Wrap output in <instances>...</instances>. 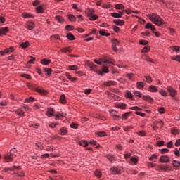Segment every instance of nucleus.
<instances>
[{
    "label": "nucleus",
    "instance_id": "obj_37",
    "mask_svg": "<svg viewBox=\"0 0 180 180\" xmlns=\"http://www.w3.org/2000/svg\"><path fill=\"white\" fill-rule=\"evenodd\" d=\"M94 175L97 176V178H101L102 176V173L99 170H96L94 172Z\"/></svg>",
    "mask_w": 180,
    "mask_h": 180
},
{
    "label": "nucleus",
    "instance_id": "obj_2",
    "mask_svg": "<svg viewBox=\"0 0 180 180\" xmlns=\"http://www.w3.org/2000/svg\"><path fill=\"white\" fill-rule=\"evenodd\" d=\"M86 13L89 20L94 21V20H96V19H98V15H94V13H95V10H94L93 8H88L86 11Z\"/></svg>",
    "mask_w": 180,
    "mask_h": 180
},
{
    "label": "nucleus",
    "instance_id": "obj_25",
    "mask_svg": "<svg viewBox=\"0 0 180 180\" xmlns=\"http://www.w3.org/2000/svg\"><path fill=\"white\" fill-rule=\"evenodd\" d=\"M69 70L71 71H77L78 70V66L77 65L68 66Z\"/></svg>",
    "mask_w": 180,
    "mask_h": 180
},
{
    "label": "nucleus",
    "instance_id": "obj_46",
    "mask_svg": "<svg viewBox=\"0 0 180 180\" xmlns=\"http://www.w3.org/2000/svg\"><path fill=\"white\" fill-rule=\"evenodd\" d=\"M134 95L135 96H139V98H141V96H143V94L140 91H135Z\"/></svg>",
    "mask_w": 180,
    "mask_h": 180
},
{
    "label": "nucleus",
    "instance_id": "obj_42",
    "mask_svg": "<svg viewBox=\"0 0 180 180\" xmlns=\"http://www.w3.org/2000/svg\"><path fill=\"white\" fill-rule=\"evenodd\" d=\"M146 82H153V79H151V77L150 76H145Z\"/></svg>",
    "mask_w": 180,
    "mask_h": 180
},
{
    "label": "nucleus",
    "instance_id": "obj_45",
    "mask_svg": "<svg viewBox=\"0 0 180 180\" xmlns=\"http://www.w3.org/2000/svg\"><path fill=\"white\" fill-rule=\"evenodd\" d=\"M157 158H158V156H157L155 154H153L150 158H149V160L150 161H153V160H157Z\"/></svg>",
    "mask_w": 180,
    "mask_h": 180
},
{
    "label": "nucleus",
    "instance_id": "obj_41",
    "mask_svg": "<svg viewBox=\"0 0 180 180\" xmlns=\"http://www.w3.org/2000/svg\"><path fill=\"white\" fill-rule=\"evenodd\" d=\"M172 134H174V136H176V134H179V131H178V129L174 128L171 130Z\"/></svg>",
    "mask_w": 180,
    "mask_h": 180
},
{
    "label": "nucleus",
    "instance_id": "obj_11",
    "mask_svg": "<svg viewBox=\"0 0 180 180\" xmlns=\"http://www.w3.org/2000/svg\"><path fill=\"white\" fill-rule=\"evenodd\" d=\"M35 91L37 92H38L39 94H40L41 95H47V94H48L47 91H46L43 89H41V88H36Z\"/></svg>",
    "mask_w": 180,
    "mask_h": 180
},
{
    "label": "nucleus",
    "instance_id": "obj_52",
    "mask_svg": "<svg viewBox=\"0 0 180 180\" xmlns=\"http://www.w3.org/2000/svg\"><path fill=\"white\" fill-rule=\"evenodd\" d=\"M131 162H134V164H137V161H139V160L134 157L131 158Z\"/></svg>",
    "mask_w": 180,
    "mask_h": 180
},
{
    "label": "nucleus",
    "instance_id": "obj_6",
    "mask_svg": "<svg viewBox=\"0 0 180 180\" xmlns=\"http://www.w3.org/2000/svg\"><path fill=\"white\" fill-rule=\"evenodd\" d=\"M90 68H91V70L93 71H95L97 74H99V75H103V72L101 71V70H95L96 68V65H94V63H91L89 65Z\"/></svg>",
    "mask_w": 180,
    "mask_h": 180
},
{
    "label": "nucleus",
    "instance_id": "obj_40",
    "mask_svg": "<svg viewBox=\"0 0 180 180\" xmlns=\"http://www.w3.org/2000/svg\"><path fill=\"white\" fill-rule=\"evenodd\" d=\"M102 71H103V72H105V74H108V72H109V69H108V67H106V66H105V65H103Z\"/></svg>",
    "mask_w": 180,
    "mask_h": 180
},
{
    "label": "nucleus",
    "instance_id": "obj_47",
    "mask_svg": "<svg viewBox=\"0 0 180 180\" xmlns=\"http://www.w3.org/2000/svg\"><path fill=\"white\" fill-rule=\"evenodd\" d=\"M154 124H159L160 127H162L164 126V122L162 121L155 122Z\"/></svg>",
    "mask_w": 180,
    "mask_h": 180
},
{
    "label": "nucleus",
    "instance_id": "obj_63",
    "mask_svg": "<svg viewBox=\"0 0 180 180\" xmlns=\"http://www.w3.org/2000/svg\"><path fill=\"white\" fill-rule=\"evenodd\" d=\"M160 94L162 95V96H167V91L162 90L160 91Z\"/></svg>",
    "mask_w": 180,
    "mask_h": 180
},
{
    "label": "nucleus",
    "instance_id": "obj_54",
    "mask_svg": "<svg viewBox=\"0 0 180 180\" xmlns=\"http://www.w3.org/2000/svg\"><path fill=\"white\" fill-rule=\"evenodd\" d=\"M173 51H179V46H174L172 47Z\"/></svg>",
    "mask_w": 180,
    "mask_h": 180
},
{
    "label": "nucleus",
    "instance_id": "obj_59",
    "mask_svg": "<svg viewBox=\"0 0 180 180\" xmlns=\"http://www.w3.org/2000/svg\"><path fill=\"white\" fill-rule=\"evenodd\" d=\"M146 60L148 62V63H155V62H154V60L151 59V58L150 57H146Z\"/></svg>",
    "mask_w": 180,
    "mask_h": 180
},
{
    "label": "nucleus",
    "instance_id": "obj_15",
    "mask_svg": "<svg viewBox=\"0 0 180 180\" xmlns=\"http://www.w3.org/2000/svg\"><path fill=\"white\" fill-rule=\"evenodd\" d=\"M113 23L117 25V26H123L124 25V21L122 20H114Z\"/></svg>",
    "mask_w": 180,
    "mask_h": 180
},
{
    "label": "nucleus",
    "instance_id": "obj_44",
    "mask_svg": "<svg viewBox=\"0 0 180 180\" xmlns=\"http://www.w3.org/2000/svg\"><path fill=\"white\" fill-rule=\"evenodd\" d=\"M161 154H165V153H168L169 150L168 148H163L160 150Z\"/></svg>",
    "mask_w": 180,
    "mask_h": 180
},
{
    "label": "nucleus",
    "instance_id": "obj_27",
    "mask_svg": "<svg viewBox=\"0 0 180 180\" xmlns=\"http://www.w3.org/2000/svg\"><path fill=\"white\" fill-rule=\"evenodd\" d=\"M16 115H18V116H20L21 117H23V116H25V113H23V110H18L17 111H15Z\"/></svg>",
    "mask_w": 180,
    "mask_h": 180
},
{
    "label": "nucleus",
    "instance_id": "obj_21",
    "mask_svg": "<svg viewBox=\"0 0 180 180\" xmlns=\"http://www.w3.org/2000/svg\"><path fill=\"white\" fill-rule=\"evenodd\" d=\"M68 131H67L66 127H62L60 130L59 134H60L62 136H64V134H67Z\"/></svg>",
    "mask_w": 180,
    "mask_h": 180
},
{
    "label": "nucleus",
    "instance_id": "obj_24",
    "mask_svg": "<svg viewBox=\"0 0 180 180\" xmlns=\"http://www.w3.org/2000/svg\"><path fill=\"white\" fill-rule=\"evenodd\" d=\"M37 13H43L44 8H43V6H39L36 8Z\"/></svg>",
    "mask_w": 180,
    "mask_h": 180
},
{
    "label": "nucleus",
    "instance_id": "obj_56",
    "mask_svg": "<svg viewBox=\"0 0 180 180\" xmlns=\"http://www.w3.org/2000/svg\"><path fill=\"white\" fill-rule=\"evenodd\" d=\"M157 164L153 163V162H148V167H150V168H154Z\"/></svg>",
    "mask_w": 180,
    "mask_h": 180
},
{
    "label": "nucleus",
    "instance_id": "obj_64",
    "mask_svg": "<svg viewBox=\"0 0 180 180\" xmlns=\"http://www.w3.org/2000/svg\"><path fill=\"white\" fill-rule=\"evenodd\" d=\"M176 147H179L180 146V139H177L176 143H175Z\"/></svg>",
    "mask_w": 180,
    "mask_h": 180
},
{
    "label": "nucleus",
    "instance_id": "obj_32",
    "mask_svg": "<svg viewBox=\"0 0 180 180\" xmlns=\"http://www.w3.org/2000/svg\"><path fill=\"white\" fill-rule=\"evenodd\" d=\"M111 16L112 18H115L116 19L119 18H122V15H120L119 13H112L111 14Z\"/></svg>",
    "mask_w": 180,
    "mask_h": 180
},
{
    "label": "nucleus",
    "instance_id": "obj_19",
    "mask_svg": "<svg viewBox=\"0 0 180 180\" xmlns=\"http://www.w3.org/2000/svg\"><path fill=\"white\" fill-rule=\"evenodd\" d=\"M51 63V60H47V59H42L41 60V63L43 64V65H49Z\"/></svg>",
    "mask_w": 180,
    "mask_h": 180
},
{
    "label": "nucleus",
    "instance_id": "obj_43",
    "mask_svg": "<svg viewBox=\"0 0 180 180\" xmlns=\"http://www.w3.org/2000/svg\"><path fill=\"white\" fill-rule=\"evenodd\" d=\"M34 101V98L33 97H29L28 98H26L25 102L29 103V102H33Z\"/></svg>",
    "mask_w": 180,
    "mask_h": 180
},
{
    "label": "nucleus",
    "instance_id": "obj_53",
    "mask_svg": "<svg viewBox=\"0 0 180 180\" xmlns=\"http://www.w3.org/2000/svg\"><path fill=\"white\" fill-rule=\"evenodd\" d=\"M152 26H153V24H151L150 22H148V23L145 25V27H146V29H151Z\"/></svg>",
    "mask_w": 180,
    "mask_h": 180
},
{
    "label": "nucleus",
    "instance_id": "obj_14",
    "mask_svg": "<svg viewBox=\"0 0 180 180\" xmlns=\"http://www.w3.org/2000/svg\"><path fill=\"white\" fill-rule=\"evenodd\" d=\"M110 171H111V174H112V175H116V174H120V169H119L116 167H111Z\"/></svg>",
    "mask_w": 180,
    "mask_h": 180
},
{
    "label": "nucleus",
    "instance_id": "obj_10",
    "mask_svg": "<svg viewBox=\"0 0 180 180\" xmlns=\"http://www.w3.org/2000/svg\"><path fill=\"white\" fill-rule=\"evenodd\" d=\"M8 32H9V28L8 27L0 28V36H4Z\"/></svg>",
    "mask_w": 180,
    "mask_h": 180
},
{
    "label": "nucleus",
    "instance_id": "obj_12",
    "mask_svg": "<svg viewBox=\"0 0 180 180\" xmlns=\"http://www.w3.org/2000/svg\"><path fill=\"white\" fill-rule=\"evenodd\" d=\"M108 98L110 99H112L113 101H117V99H119V96L117 95H115L112 93H108Z\"/></svg>",
    "mask_w": 180,
    "mask_h": 180
},
{
    "label": "nucleus",
    "instance_id": "obj_4",
    "mask_svg": "<svg viewBox=\"0 0 180 180\" xmlns=\"http://www.w3.org/2000/svg\"><path fill=\"white\" fill-rule=\"evenodd\" d=\"M112 50H114V51H117V46H119V44H120V42L117 39H112Z\"/></svg>",
    "mask_w": 180,
    "mask_h": 180
},
{
    "label": "nucleus",
    "instance_id": "obj_36",
    "mask_svg": "<svg viewBox=\"0 0 180 180\" xmlns=\"http://www.w3.org/2000/svg\"><path fill=\"white\" fill-rule=\"evenodd\" d=\"M80 146H82L83 147H88V142L86 141H80L79 142Z\"/></svg>",
    "mask_w": 180,
    "mask_h": 180
},
{
    "label": "nucleus",
    "instance_id": "obj_55",
    "mask_svg": "<svg viewBox=\"0 0 180 180\" xmlns=\"http://www.w3.org/2000/svg\"><path fill=\"white\" fill-rule=\"evenodd\" d=\"M65 29H66L67 30L71 31V30H73L74 27L72 26V25H67V26L65 27Z\"/></svg>",
    "mask_w": 180,
    "mask_h": 180
},
{
    "label": "nucleus",
    "instance_id": "obj_1",
    "mask_svg": "<svg viewBox=\"0 0 180 180\" xmlns=\"http://www.w3.org/2000/svg\"><path fill=\"white\" fill-rule=\"evenodd\" d=\"M147 16L151 22H153L155 25H156V26L161 27L162 26V25H165L167 23V22H164V20H162V18L157 14L152 13V14L148 15Z\"/></svg>",
    "mask_w": 180,
    "mask_h": 180
},
{
    "label": "nucleus",
    "instance_id": "obj_23",
    "mask_svg": "<svg viewBox=\"0 0 180 180\" xmlns=\"http://www.w3.org/2000/svg\"><path fill=\"white\" fill-rule=\"evenodd\" d=\"M66 37L69 40H75V37H74V34H72V33L67 34Z\"/></svg>",
    "mask_w": 180,
    "mask_h": 180
},
{
    "label": "nucleus",
    "instance_id": "obj_3",
    "mask_svg": "<svg viewBox=\"0 0 180 180\" xmlns=\"http://www.w3.org/2000/svg\"><path fill=\"white\" fill-rule=\"evenodd\" d=\"M158 167L159 168V169H161L162 171H171V167H169L168 165H159Z\"/></svg>",
    "mask_w": 180,
    "mask_h": 180
},
{
    "label": "nucleus",
    "instance_id": "obj_33",
    "mask_svg": "<svg viewBox=\"0 0 180 180\" xmlns=\"http://www.w3.org/2000/svg\"><path fill=\"white\" fill-rule=\"evenodd\" d=\"M150 46H144V48L141 50V53H148V51H150Z\"/></svg>",
    "mask_w": 180,
    "mask_h": 180
},
{
    "label": "nucleus",
    "instance_id": "obj_48",
    "mask_svg": "<svg viewBox=\"0 0 180 180\" xmlns=\"http://www.w3.org/2000/svg\"><path fill=\"white\" fill-rule=\"evenodd\" d=\"M148 41L146 40H141L139 41V44H141L142 46H146V44H148Z\"/></svg>",
    "mask_w": 180,
    "mask_h": 180
},
{
    "label": "nucleus",
    "instance_id": "obj_39",
    "mask_svg": "<svg viewBox=\"0 0 180 180\" xmlns=\"http://www.w3.org/2000/svg\"><path fill=\"white\" fill-rule=\"evenodd\" d=\"M21 47L22 48V49H27V47H29V42H22V44H21Z\"/></svg>",
    "mask_w": 180,
    "mask_h": 180
},
{
    "label": "nucleus",
    "instance_id": "obj_9",
    "mask_svg": "<svg viewBox=\"0 0 180 180\" xmlns=\"http://www.w3.org/2000/svg\"><path fill=\"white\" fill-rule=\"evenodd\" d=\"M159 161L160 162H165V163L169 162V158L167 155H163L160 157Z\"/></svg>",
    "mask_w": 180,
    "mask_h": 180
},
{
    "label": "nucleus",
    "instance_id": "obj_51",
    "mask_svg": "<svg viewBox=\"0 0 180 180\" xmlns=\"http://www.w3.org/2000/svg\"><path fill=\"white\" fill-rule=\"evenodd\" d=\"M56 126H58V122L51 123L49 124V127H51V129H54Z\"/></svg>",
    "mask_w": 180,
    "mask_h": 180
},
{
    "label": "nucleus",
    "instance_id": "obj_7",
    "mask_svg": "<svg viewBox=\"0 0 180 180\" xmlns=\"http://www.w3.org/2000/svg\"><path fill=\"white\" fill-rule=\"evenodd\" d=\"M100 61H102L104 64H113V60L110 58H104L101 59Z\"/></svg>",
    "mask_w": 180,
    "mask_h": 180
},
{
    "label": "nucleus",
    "instance_id": "obj_30",
    "mask_svg": "<svg viewBox=\"0 0 180 180\" xmlns=\"http://www.w3.org/2000/svg\"><path fill=\"white\" fill-rule=\"evenodd\" d=\"M68 19L70 22H75V20H76L75 15H74L72 14L68 15Z\"/></svg>",
    "mask_w": 180,
    "mask_h": 180
},
{
    "label": "nucleus",
    "instance_id": "obj_62",
    "mask_svg": "<svg viewBox=\"0 0 180 180\" xmlns=\"http://www.w3.org/2000/svg\"><path fill=\"white\" fill-rule=\"evenodd\" d=\"M99 33H100L101 36H105V35H106V32H105V30H101L99 31Z\"/></svg>",
    "mask_w": 180,
    "mask_h": 180
},
{
    "label": "nucleus",
    "instance_id": "obj_5",
    "mask_svg": "<svg viewBox=\"0 0 180 180\" xmlns=\"http://www.w3.org/2000/svg\"><path fill=\"white\" fill-rule=\"evenodd\" d=\"M15 49H13V47H11L8 49H6L4 51H1L0 53L1 56H6V54H8V53H12V51H13Z\"/></svg>",
    "mask_w": 180,
    "mask_h": 180
},
{
    "label": "nucleus",
    "instance_id": "obj_29",
    "mask_svg": "<svg viewBox=\"0 0 180 180\" xmlns=\"http://www.w3.org/2000/svg\"><path fill=\"white\" fill-rule=\"evenodd\" d=\"M60 103H65L67 101L65 100V95L62 94L60 98Z\"/></svg>",
    "mask_w": 180,
    "mask_h": 180
},
{
    "label": "nucleus",
    "instance_id": "obj_31",
    "mask_svg": "<svg viewBox=\"0 0 180 180\" xmlns=\"http://www.w3.org/2000/svg\"><path fill=\"white\" fill-rule=\"evenodd\" d=\"M44 72H46L47 75H51V69L49 68H44Z\"/></svg>",
    "mask_w": 180,
    "mask_h": 180
},
{
    "label": "nucleus",
    "instance_id": "obj_58",
    "mask_svg": "<svg viewBox=\"0 0 180 180\" xmlns=\"http://www.w3.org/2000/svg\"><path fill=\"white\" fill-rule=\"evenodd\" d=\"M129 115H130V112H125L122 115V119H127V117H129Z\"/></svg>",
    "mask_w": 180,
    "mask_h": 180
},
{
    "label": "nucleus",
    "instance_id": "obj_38",
    "mask_svg": "<svg viewBox=\"0 0 180 180\" xmlns=\"http://www.w3.org/2000/svg\"><path fill=\"white\" fill-rule=\"evenodd\" d=\"M55 19L56 20H58V22H59V23H63V22H64V18H63V17H61V16H56L55 18Z\"/></svg>",
    "mask_w": 180,
    "mask_h": 180
},
{
    "label": "nucleus",
    "instance_id": "obj_34",
    "mask_svg": "<svg viewBox=\"0 0 180 180\" xmlns=\"http://www.w3.org/2000/svg\"><path fill=\"white\" fill-rule=\"evenodd\" d=\"M115 9H124V5L122 4H117L115 5Z\"/></svg>",
    "mask_w": 180,
    "mask_h": 180
},
{
    "label": "nucleus",
    "instance_id": "obj_49",
    "mask_svg": "<svg viewBox=\"0 0 180 180\" xmlns=\"http://www.w3.org/2000/svg\"><path fill=\"white\" fill-rule=\"evenodd\" d=\"M136 115H138L139 116H141V117H144L146 116V113L144 112H135Z\"/></svg>",
    "mask_w": 180,
    "mask_h": 180
},
{
    "label": "nucleus",
    "instance_id": "obj_8",
    "mask_svg": "<svg viewBox=\"0 0 180 180\" xmlns=\"http://www.w3.org/2000/svg\"><path fill=\"white\" fill-rule=\"evenodd\" d=\"M167 91L169 93V95L172 96V98H174L175 95H176V91H175V89H174V88H172V86L167 87Z\"/></svg>",
    "mask_w": 180,
    "mask_h": 180
},
{
    "label": "nucleus",
    "instance_id": "obj_61",
    "mask_svg": "<svg viewBox=\"0 0 180 180\" xmlns=\"http://www.w3.org/2000/svg\"><path fill=\"white\" fill-rule=\"evenodd\" d=\"M98 136L99 137H105V136H106V132H99Z\"/></svg>",
    "mask_w": 180,
    "mask_h": 180
},
{
    "label": "nucleus",
    "instance_id": "obj_57",
    "mask_svg": "<svg viewBox=\"0 0 180 180\" xmlns=\"http://www.w3.org/2000/svg\"><path fill=\"white\" fill-rule=\"evenodd\" d=\"M113 30H114L116 33H119V32H120V28H119L118 27H116V26H113Z\"/></svg>",
    "mask_w": 180,
    "mask_h": 180
},
{
    "label": "nucleus",
    "instance_id": "obj_13",
    "mask_svg": "<svg viewBox=\"0 0 180 180\" xmlns=\"http://www.w3.org/2000/svg\"><path fill=\"white\" fill-rule=\"evenodd\" d=\"M27 29H28V30H33V29H34V22H28L27 23Z\"/></svg>",
    "mask_w": 180,
    "mask_h": 180
},
{
    "label": "nucleus",
    "instance_id": "obj_17",
    "mask_svg": "<svg viewBox=\"0 0 180 180\" xmlns=\"http://www.w3.org/2000/svg\"><path fill=\"white\" fill-rule=\"evenodd\" d=\"M146 85V83L144 82H136V86L138 89H142V88Z\"/></svg>",
    "mask_w": 180,
    "mask_h": 180
},
{
    "label": "nucleus",
    "instance_id": "obj_28",
    "mask_svg": "<svg viewBox=\"0 0 180 180\" xmlns=\"http://www.w3.org/2000/svg\"><path fill=\"white\" fill-rule=\"evenodd\" d=\"M172 165L175 167V168H179L180 167V162L179 161L173 160Z\"/></svg>",
    "mask_w": 180,
    "mask_h": 180
},
{
    "label": "nucleus",
    "instance_id": "obj_26",
    "mask_svg": "<svg viewBox=\"0 0 180 180\" xmlns=\"http://www.w3.org/2000/svg\"><path fill=\"white\" fill-rule=\"evenodd\" d=\"M149 91L150 92H157V91H158V88H157L155 86H150L149 87Z\"/></svg>",
    "mask_w": 180,
    "mask_h": 180
},
{
    "label": "nucleus",
    "instance_id": "obj_20",
    "mask_svg": "<svg viewBox=\"0 0 180 180\" xmlns=\"http://www.w3.org/2000/svg\"><path fill=\"white\" fill-rule=\"evenodd\" d=\"M4 160L6 161V162H11L13 159L12 158V155H6L4 156Z\"/></svg>",
    "mask_w": 180,
    "mask_h": 180
},
{
    "label": "nucleus",
    "instance_id": "obj_50",
    "mask_svg": "<svg viewBox=\"0 0 180 180\" xmlns=\"http://www.w3.org/2000/svg\"><path fill=\"white\" fill-rule=\"evenodd\" d=\"M139 136H141V137H144L146 136V131H140L138 132Z\"/></svg>",
    "mask_w": 180,
    "mask_h": 180
},
{
    "label": "nucleus",
    "instance_id": "obj_60",
    "mask_svg": "<svg viewBox=\"0 0 180 180\" xmlns=\"http://www.w3.org/2000/svg\"><path fill=\"white\" fill-rule=\"evenodd\" d=\"M172 60L174 61H179V63H180V56L177 55L175 58H172Z\"/></svg>",
    "mask_w": 180,
    "mask_h": 180
},
{
    "label": "nucleus",
    "instance_id": "obj_22",
    "mask_svg": "<svg viewBox=\"0 0 180 180\" xmlns=\"http://www.w3.org/2000/svg\"><path fill=\"white\" fill-rule=\"evenodd\" d=\"M143 99H144L145 101H148V102H153V98H151V96H150L149 95L143 96Z\"/></svg>",
    "mask_w": 180,
    "mask_h": 180
},
{
    "label": "nucleus",
    "instance_id": "obj_18",
    "mask_svg": "<svg viewBox=\"0 0 180 180\" xmlns=\"http://www.w3.org/2000/svg\"><path fill=\"white\" fill-rule=\"evenodd\" d=\"M46 115L49 117H51V116H54V110L53 108H49Z\"/></svg>",
    "mask_w": 180,
    "mask_h": 180
},
{
    "label": "nucleus",
    "instance_id": "obj_16",
    "mask_svg": "<svg viewBox=\"0 0 180 180\" xmlns=\"http://www.w3.org/2000/svg\"><path fill=\"white\" fill-rule=\"evenodd\" d=\"M115 84H116V82L112 81V80H110L108 82H105L103 83V85L105 86H110L111 85H115Z\"/></svg>",
    "mask_w": 180,
    "mask_h": 180
},
{
    "label": "nucleus",
    "instance_id": "obj_35",
    "mask_svg": "<svg viewBox=\"0 0 180 180\" xmlns=\"http://www.w3.org/2000/svg\"><path fill=\"white\" fill-rule=\"evenodd\" d=\"M117 108H119L120 109H126V104L121 103L117 105Z\"/></svg>",
    "mask_w": 180,
    "mask_h": 180
}]
</instances>
